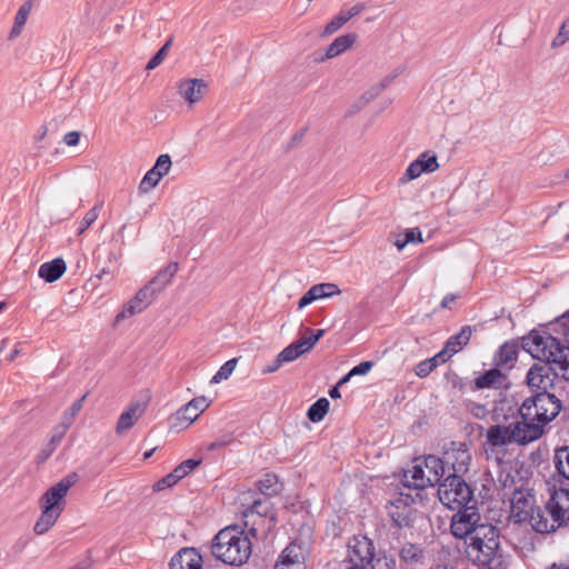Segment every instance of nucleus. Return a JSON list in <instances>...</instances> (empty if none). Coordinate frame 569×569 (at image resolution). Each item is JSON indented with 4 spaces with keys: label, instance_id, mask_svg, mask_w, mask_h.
<instances>
[{
    "label": "nucleus",
    "instance_id": "nucleus-37",
    "mask_svg": "<svg viewBox=\"0 0 569 569\" xmlns=\"http://www.w3.org/2000/svg\"><path fill=\"white\" fill-rule=\"evenodd\" d=\"M200 463L201 460L187 459L178 465L170 473L178 482L193 471Z\"/></svg>",
    "mask_w": 569,
    "mask_h": 569
},
{
    "label": "nucleus",
    "instance_id": "nucleus-7",
    "mask_svg": "<svg viewBox=\"0 0 569 569\" xmlns=\"http://www.w3.org/2000/svg\"><path fill=\"white\" fill-rule=\"evenodd\" d=\"M472 496L473 491L462 476H446L438 486L439 500L451 510L468 505Z\"/></svg>",
    "mask_w": 569,
    "mask_h": 569
},
{
    "label": "nucleus",
    "instance_id": "nucleus-49",
    "mask_svg": "<svg viewBox=\"0 0 569 569\" xmlns=\"http://www.w3.org/2000/svg\"><path fill=\"white\" fill-rule=\"evenodd\" d=\"M86 399V396H82L80 399L76 400L71 408L64 412L63 420L61 423H68V427L72 425L74 417L79 413V411L82 409L83 401Z\"/></svg>",
    "mask_w": 569,
    "mask_h": 569
},
{
    "label": "nucleus",
    "instance_id": "nucleus-32",
    "mask_svg": "<svg viewBox=\"0 0 569 569\" xmlns=\"http://www.w3.org/2000/svg\"><path fill=\"white\" fill-rule=\"evenodd\" d=\"M399 556L403 562L412 566L422 559L423 550L420 546L408 542L402 546Z\"/></svg>",
    "mask_w": 569,
    "mask_h": 569
},
{
    "label": "nucleus",
    "instance_id": "nucleus-4",
    "mask_svg": "<svg viewBox=\"0 0 569 569\" xmlns=\"http://www.w3.org/2000/svg\"><path fill=\"white\" fill-rule=\"evenodd\" d=\"M78 479L76 472H70L43 493L40 500L41 515L33 527L36 535H44L54 526L64 509L63 498Z\"/></svg>",
    "mask_w": 569,
    "mask_h": 569
},
{
    "label": "nucleus",
    "instance_id": "nucleus-30",
    "mask_svg": "<svg viewBox=\"0 0 569 569\" xmlns=\"http://www.w3.org/2000/svg\"><path fill=\"white\" fill-rule=\"evenodd\" d=\"M388 515L392 523L398 528H409L412 526L413 509L409 506H387Z\"/></svg>",
    "mask_w": 569,
    "mask_h": 569
},
{
    "label": "nucleus",
    "instance_id": "nucleus-43",
    "mask_svg": "<svg viewBox=\"0 0 569 569\" xmlns=\"http://www.w3.org/2000/svg\"><path fill=\"white\" fill-rule=\"evenodd\" d=\"M161 179L162 178H160L154 171H152V169L148 170L142 180L140 181L139 191L141 193L149 192L159 183Z\"/></svg>",
    "mask_w": 569,
    "mask_h": 569
},
{
    "label": "nucleus",
    "instance_id": "nucleus-44",
    "mask_svg": "<svg viewBox=\"0 0 569 569\" xmlns=\"http://www.w3.org/2000/svg\"><path fill=\"white\" fill-rule=\"evenodd\" d=\"M372 366H373V363L371 361L360 362L358 366L353 367L347 375H345L338 381V386H342V385L347 383L350 380V378L353 376L366 375L367 372L370 371Z\"/></svg>",
    "mask_w": 569,
    "mask_h": 569
},
{
    "label": "nucleus",
    "instance_id": "nucleus-21",
    "mask_svg": "<svg viewBox=\"0 0 569 569\" xmlns=\"http://www.w3.org/2000/svg\"><path fill=\"white\" fill-rule=\"evenodd\" d=\"M527 522L539 533L553 532L560 528L558 521H553V517L548 515L547 503L543 507L537 506L532 512V518L528 519Z\"/></svg>",
    "mask_w": 569,
    "mask_h": 569
},
{
    "label": "nucleus",
    "instance_id": "nucleus-55",
    "mask_svg": "<svg viewBox=\"0 0 569 569\" xmlns=\"http://www.w3.org/2000/svg\"><path fill=\"white\" fill-rule=\"evenodd\" d=\"M403 237L408 240V243H421L423 241L422 233L418 228L406 229Z\"/></svg>",
    "mask_w": 569,
    "mask_h": 569
},
{
    "label": "nucleus",
    "instance_id": "nucleus-51",
    "mask_svg": "<svg viewBox=\"0 0 569 569\" xmlns=\"http://www.w3.org/2000/svg\"><path fill=\"white\" fill-rule=\"evenodd\" d=\"M468 410L477 419H485L489 415L487 406L481 403L470 402Z\"/></svg>",
    "mask_w": 569,
    "mask_h": 569
},
{
    "label": "nucleus",
    "instance_id": "nucleus-58",
    "mask_svg": "<svg viewBox=\"0 0 569 569\" xmlns=\"http://www.w3.org/2000/svg\"><path fill=\"white\" fill-rule=\"evenodd\" d=\"M381 92L382 91L380 90V88H378L377 86H373L367 92H365L362 94V97L360 98L361 106L369 103L372 99L378 97Z\"/></svg>",
    "mask_w": 569,
    "mask_h": 569
},
{
    "label": "nucleus",
    "instance_id": "nucleus-19",
    "mask_svg": "<svg viewBox=\"0 0 569 569\" xmlns=\"http://www.w3.org/2000/svg\"><path fill=\"white\" fill-rule=\"evenodd\" d=\"M254 515L258 517L260 522L268 523V531H270L271 528L276 526L277 520L276 516L272 513V503L269 500V497L254 500L252 505L243 512L246 518Z\"/></svg>",
    "mask_w": 569,
    "mask_h": 569
},
{
    "label": "nucleus",
    "instance_id": "nucleus-20",
    "mask_svg": "<svg viewBox=\"0 0 569 569\" xmlns=\"http://www.w3.org/2000/svg\"><path fill=\"white\" fill-rule=\"evenodd\" d=\"M170 569H201L202 557L194 548H182L170 560Z\"/></svg>",
    "mask_w": 569,
    "mask_h": 569
},
{
    "label": "nucleus",
    "instance_id": "nucleus-62",
    "mask_svg": "<svg viewBox=\"0 0 569 569\" xmlns=\"http://www.w3.org/2000/svg\"><path fill=\"white\" fill-rule=\"evenodd\" d=\"M320 286L323 288V293H325L323 297L325 298H329V297L340 293V289L338 288V286L336 283L323 282V283H320Z\"/></svg>",
    "mask_w": 569,
    "mask_h": 569
},
{
    "label": "nucleus",
    "instance_id": "nucleus-52",
    "mask_svg": "<svg viewBox=\"0 0 569 569\" xmlns=\"http://www.w3.org/2000/svg\"><path fill=\"white\" fill-rule=\"evenodd\" d=\"M31 11V4L30 2H24L18 10L17 14H16V18H14V22L18 24V26H24L26 22H27V19H28V16Z\"/></svg>",
    "mask_w": 569,
    "mask_h": 569
},
{
    "label": "nucleus",
    "instance_id": "nucleus-57",
    "mask_svg": "<svg viewBox=\"0 0 569 569\" xmlns=\"http://www.w3.org/2000/svg\"><path fill=\"white\" fill-rule=\"evenodd\" d=\"M432 366H433V363H431L430 361H427V360L420 361L416 366L415 372L418 377L426 378L433 371Z\"/></svg>",
    "mask_w": 569,
    "mask_h": 569
},
{
    "label": "nucleus",
    "instance_id": "nucleus-34",
    "mask_svg": "<svg viewBox=\"0 0 569 569\" xmlns=\"http://www.w3.org/2000/svg\"><path fill=\"white\" fill-rule=\"evenodd\" d=\"M259 491L266 496L271 497L279 492L278 478L273 473H267L257 482Z\"/></svg>",
    "mask_w": 569,
    "mask_h": 569
},
{
    "label": "nucleus",
    "instance_id": "nucleus-40",
    "mask_svg": "<svg viewBox=\"0 0 569 569\" xmlns=\"http://www.w3.org/2000/svg\"><path fill=\"white\" fill-rule=\"evenodd\" d=\"M172 44V38H169L167 42L158 50V52L149 60L146 66L147 70H153L162 63L168 54V51Z\"/></svg>",
    "mask_w": 569,
    "mask_h": 569
},
{
    "label": "nucleus",
    "instance_id": "nucleus-53",
    "mask_svg": "<svg viewBox=\"0 0 569 569\" xmlns=\"http://www.w3.org/2000/svg\"><path fill=\"white\" fill-rule=\"evenodd\" d=\"M68 429V423H60L54 428L53 435L50 440L51 447L56 448V446L60 443Z\"/></svg>",
    "mask_w": 569,
    "mask_h": 569
},
{
    "label": "nucleus",
    "instance_id": "nucleus-29",
    "mask_svg": "<svg viewBox=\"0 0 569 569\" xmlns=\"http://www.w3.org/2000/svg\"><path fill=\"white\" fill-rule=\"evenodd\" d=\"M178 271V263L170 262L149 281L151 289L158 295L161 292L172 280Z\"/></svg>",
    "mask_w": 569,
    "mask_h": 569
},
{
    "label": "nucleus",
    "instance_id": "nucleus-18",
    "mask_svg": "<svg viewBox=\"0 0 569 569\" xmlns=\"http://www.w3.org/2000/svg\"><path fill=\"white\" fill-rule=\"evenodd\" d=\"M366 9L365 3H356L349 9H342L340 12L335 16L325 27L321 37H329L337 32L342 26H345L352 18L359 16Z\"/></svg>",
    "mask_w": 569,
    "mask_h": 569
},
{
    "label": "nucleus",
    "instance_id": "nucleus-38",
    "mask_svg": "<svg viewBox=\"0 0 569 569\" xmlns=\"http://www.w3.org/2000/svg\"><path fill=\"white\" fill-rule=\"evenodd\" d=\"M147 306L133 297L116 317V322H121L123 319L142 312Z\"/></svg>",
    "mask_w": 569,
    "mask_h": 569
},
{
    "label": "nucleus",
    "instance_id": "nucleus-27",
    "mask_svg": "<svg viewBox=\"0 0 569 569\" xmlns=\"http://www.w3.org/2000/svg\"><path fill=\"white\" fill-rule=\"evenodd\" d=\"M67 264L62 258H56L39 267L38 274L47 282H54L66 272Z\"/></svg>",
    "mask_w": 569,
    "mask_h": 569
},
{
    "label": "nucleus",
    "instance_id": "nucleus-41",
    "mask_svg": "<svg viewBox=\"0 0 569 569\" xmlns=\"http://www.w3.org/2000/svg\"><path fill=\"white\" fill-rule=\"evenodd\" d=\"M237 365V359H230L226 361L220 369L216 372V375L212 377L211 382L212 383H219L222 380L228 379L231 373L233 372Z\"/></svg>",
    "mask_w": 569,
    "mask_h": 569
},
{
    "label": "nucleus",
    "instance_id": "nucleus-50",
    "mask_svg": "<svg viewBox=\"0 0 569 569\" xmlns=\"http://www.w3.org/2000/svg\"><path fill=\"white\" fill-rule=\"evenodd\" d=\"M156 296L157 293L151 289V287L149 284H146L136 293L134 298L137 299V301H140L148 307Z\"/></svg>",
    "mask_w": 569,
    "mask_h": 569
},
{
    "label": "nucleus",
    "instance_id": "nucleus-42",
    "mask_svg": "<svg viewBox=\"0 0 569 569\" xmlns=\"http://www.w3.org/2000/svg\"><path fill=\"white\" fill-rule=\"evenodd\" d=\"M209 407V402L206 397H197L190 400L187 405L180 408V415H184L188 411H194L202 413Z\"/></svg>",
    "mask_w": 569,
    "mask_h": 569
},
{
    "label": "nucleus",
    "instance_id": "nucleus-16",
    "mask_svg": "<svg viewBox=\"0 0 569 569\" xmlns=\"http://www.w3.org/2000/svg\"><path fill=\"white\" fill-rule=\"evenodd\" d=\"M208 84L204 80L192 78L181 80L178 83V92L180 97L190 106L199 102L206 94Z\"/></svg>",
    "mask_w": 569,
    "mask_h": 569
},
{
    "label": "nucleus",
    "instance_id": "nucleus-35",
    "mask_svg": "<svg viewBox=\"0 0 569 569\" xmlns=\"http://www.w3.org/2000/svg\"><path fill=\"white\" fill-rule=\"evenodd\" d=\"M422 498L420 496H417L416 492L409 491L408 489H403V485L401 483L400 491L398 495L389 501L388 505L390 506H399L400 508L402 506H409L416 503L417 501H421Z\"/></svg>",
    "mask_w": 569,
    "mask_h": 569
},
{
    "label": "nucleus",
    "instance_id": "nucleus-2",
    "mask_svg": "<svg viewBox=\"0 0 569 569\" xmlns=\"http://www.w3.org/2000/svg\"><path fill=\"white\" fill-rule=\"evenodd\" d=\"M561 408V401L553 393L537 392L523 400L518 410L519 418L517 420L523 429L527 427L537 429L535 441L545 433V427L559 415Z\"/></svg>",
    "mask_w": 569,
    "mask_h": 569
},
{
    "label": "nucleus",
    "instance_id": "nucleus-47",
    "mask_svg": "<svg viewBox=\"0 0 569 569\" xmlns=\"http://www.w3.org/2000/svg\"><path fill=\"white\" fill-rule=\"evenodd\" d=\"M567 41H569V18L559 27L558 33L551 41V47L559 48Z\"/></svg>",
    "mask_w": 569,
    "mask_h": 569
},
{
    "label": "nucleus",
    "instance_id": "nucleus-46",
    "mask_svg": "<svg viewBox=\"0 0 569 569\" xmlns=\"http://www.w3.org/2000/svg\"><path fill=\"white\" fill-rule=\"evenodd\" d=\"M199 417V412L188 411L184 415H180V409L176 412L174 419L176 423L174 427L178 428V430L188 428L197 418Z\"/></svg>",
    "mask_w": 569,
    "mask_h": 569
},
{
    "label": "nucleus",
    "instance_id": "nucleus-64",
    "mask_svg": "<svg viewBox=\"0 0 569 569\" xmlns=\"http://www.w3.org/2000/svg\"><path fill=\"white\" fill-rule=\"evenodd\" d=\"M457 299H458V295L448 293L447 296L443 297V299L440 303V308L441 309L449 308L450 305L453 303Z\"/></svg>",
    "mask_w": 569,
    "mask_h": 569
},
{
    "label": "nucleus",
    "instance_id": "nucleus-17",
    "mask_svg": "<svg viewBox=\"0 0 569 569\" xmlns=\"http://www.w3.org/2000/svg\"><path fill=\"white\" fill-rule=\"evenodd\" d=\"M147 408L146 402L132 401L128 408L120 415L116 432L122 435L124 431L131 429L136 422L142 417Z\"/></svg>",
    "mask_w": 569,
    "mask_h": 569
},
{
    "label": "nucleus",
    "instance_id": "nucleus-23",
    "mask_svg": "<svg viewBox=\"0 0 569 569\" xmlns=\"http://www.w3.org/2000/svg\"><path fill=\"white\" fill-rule=\"evenodd\" d=\"M357 41V36L355 33H347L339 36L336 38L329 46H327L325 50V57L320 59V61H325L328 59H333L348 49H350L355 42Z\"/></svg>",
    "mask_w": 569,
    "mask_h": 569
},
{
    "label": "nucleus",
    "instance_id": "nucleus-15",
    "mask_svg": "<svg viewBox=\"0 0 569 569\" xmlns=\"http://www.w3.org/2000/svg\"><path fill=\"white\" fill-rule=\"evenodd\" d=\"M439 168L437 157L435 154L429 156L427 152L421 153L415 161H412L403 176L399 179V182L405 184L419 178L422 173H430Z\"/></svg>",
    "mask_w": 569,
    "mask_h": 569
},
{
    "label": "nucleus",
    "instance_id": "nucleus-36",
    "mask_svg": "<svg viewBox=\"0 0 569 569\" xmlns=\"http://www.w3.org/2000/svg\"><path fill=\"white\" fill-rule=\"evenodd\" d=\"M367 567L369 569H396V561L385 552L379 551L370 559Z\"/></svg>",
    "mask_w": 569,
    "mask_h": 569
},
{
    "label": "nucleus",
    "instance_id": "nucleus-39",
    "mask_svg": "<svg viewBox=\"0 0 569 569\" xmlns=\"http://www.w3.org/2000/svg\"><path fill=\"white\" fill-rule=\"evenodd\" d=\"M323 288L318 284H313L299 300L298 302V309H302L307 307L308 305L312 303L313 301H317L319 299H323Z\"/></svg>",
    "mask_w": 569,
    "mask_h": 569
},
{
    "label": "nucleus",
    "instance_id": "nucleus-8",
    "mask_svg": "<svg viewBox=\"0 0 569 569\" xmlns=\"http://www.w3.org/2000/svg\"><path fill=\"white\" fill-rule=\"evenodd\" d=\"M456 510L457 513L451 518L450 531L453 537L467 540L468 536L477 531L485 522L481 521L476 503H468L461 508H456Z\"/></svg>",
    "mask_w": 569,
    "mask_h": 569
},
{
    "label": "nucleus",
    "instance_id": "nucleus-45",
    "mask_svg": "<svg viewBox=\"0 0 569 569\" xmlns=\"http://www.w3.org/2000/svg\"><path fill=\"white\" fill-rule=\"evenodd\" d=\"M172 164L171 158L169 154H160L151 168L160 178H163L170 170Z\"/></svg>",
    "mask_w": 569,
    "mask_h": 569
},
{
    "label": "nucleus",
    "instance_id": "nucleus-24",
    "mask_svg": "<svg viewBox=\"0 0 569 569\" xmlns=\"http://www.w3.org/2000/svg\"><path fill=\"white\" fill-rule=\"evenodd\" d=\"M421 463L425 467V470L429 471L428 477H430V482L432 487L435 485H439L447 476L445 465L441 458L428 455L426 457H421Z\"/></svg>",
    "mask_w": 569,
    "mask_h": 569
},
{
    "label": "nucleus",
    "instance_id": "nucleus-31",
    "mask_svg": "<svg viewBox=\"0 0 569 569\" xmlns=\"http://www.w3.org/2000/svg\"><path fill=\"white\" fill-rule=\"evenodd\" d=\"M552 462L557 475L565 480H569V446L557 448Z\"/></svg>",
    "mask_w": 569,
    "mask_h": 569
},
{
    "label": "nucleus",
    "instance_id": "nucleus-63",
    "mask_svg": "<svg viewBox=\"0 0 569 569\" xmlns=\"http://www.w3.org/2000/svg\"><path fill=\"white\" fill-rule=\"evenodd\" d=\"M80 140V132L78 131H70L64 134L63 142L69 147H74L79 143Z\"/></svg>",
    "mask_w": 569,
    "mask_h": 569
},
{
    "label": "nucleus",
    "instance_id": "nucleus-3",
    "mask_svg": "<svg viewBox=\"0 0 569 569\" xmlns=\"http://www.w3.org/2000/svg\"><path fill=\"white\" fill-rule=\"evenodd\" d=\"M252 551V545L244 532L238 526H229L221 529L212 539V556L228 566L244 565Z\"/></svg>",
    "mask_w": 569,
    "mask_h": 569
},
{
    "label": "nucleus",
    "instance_id": "nucleus-22",
    "mask_svg": "<svg viewBox=\"0 0 569 569\" xmlns=\"http://www.w3.org/2000/svg\"><path fill=\"white\" fill-rule=\"evenodd\" d=\"M308 550L302 542L293 540L280 553L277 561H283L291 567H305Z\"/></svg>",
    "mask_w": 569,
    "mask_h": 569
},
{
    "label": "nucleus",
    "instance_id": "nucleus-10",
    "mask_svg": "<svg viewBox=\"0 0 569 569\" xmlns=\"http://www.w3.org/2000/svg\"><path fill=\"white\" fill-rule=\"evenodd\" d=\"M447 476H463L468 472L471 462V455L466 443L452 442L450 448L443 452L441 458Z\"/></svg>",
    "mask_w": 569,
    "mask_h": 569
},
{
    "label": "nucleus",
    "instance_id": "nucleus-5",
    "mask_svg": "<svg viewBox=\"0 0 569 569\" xmlns=\"http://www.w3.org/2000/svg\"><path fill=\"white\" fill-rule=\"evenodd\" d=\"M535 427L523 429L517 418L508 426L493 425L486 432L485 452L487 458L500 460L505 453V447L511 442L527 445L533 441Z\"/></svg>",
    "mask_w": 569,
    "mask_h": 569
},
{
    "label": "nucleus",
    "instance_id": "nucleus-12",
    "mask_svg": "<svg viewBox=\"0 0 569 569\" xmlns=\"http://www.w3.org/2000/svg\"><path fill=\"white\" fill-rule=\"evenodd\" d=\"M536 496L529 490H516L511 500V518L515 522H527L536 509Z\"/></svg>",
    "mask_w": 569,
    "mask_h": 569
},
{
    "label": "nucleus",
    "instance_id": "nucleus-26",
    "mask_svg": "<svg viewBox=\"0 0 569 569\" xmlns=\"http://www.w3.org/2000/svg\"><path fill=\"white\" fill-rule=\"evenodd\" d=\"M471 336H472L471 326H469V325L463 326L458 333L451 336L446 341L443 350L451 358L453 355L458 353L460 350H462L469 343Z\"/></svg>",
    "mask_w": 569,
    "mask_h": 569
},
{
    "label": "nucleus",
    "instance_id": "nucleus-1",
    "mask_svg": "<svg viewBox=\"0 0 569 569\" xmlns=\"http://www.w3.org/2000/svg\"><path fill=\"white\" fill-rule=\"evenodd\" d=\"M522 348L538 359L527 372L530 389L548 392L557 376L569 381V346L561 343L547 331H531L522 339Z\"/></svg>",
    "mask_w": 569,
    "mask_h": 569
},
{
    "label": "nucleus",
    "instance_id": "nucleus-28",
    "mask_svg": "<svg viewBox=\"0 0 569 569\" xmlns=\"http://www.w3.org/2000/svg\"><path fill=\"white\" fill-rule=\"evenodd\" d=\"M506 380L507 377L498 368H492L476 378L475 386L477 389H500L506 386Z\"/></svg>",
    "mask_w": 569,
    "mask_h": 569
},
{
    "label": "nucleus",
    "instance_id": "nucleus-6",
    "mask_svg": "<svg viewBox=\"0 0 569 569\" xmlns=\"http://www.w3.org/2000/svg\"><path fill=\"white\" fill-rule=\"evenodd\" d=\"M468 539L466 553L473 562L487 566L495 559L500 542L498 529L493 525L483 523L477 531L469 535Z\"/></svg>",
    "mask_w": 569,
    "mask_h": 569
},
{
    "label": "nucleus",
    "instance_id": "nucleus-25",
    "mask_svg": "<svg viewBox=\"0 0 569 569\" xmlns=\"http://www.w3.org/2000/svg\"><path fill=\"white\" fill-rule=\"evenodd\" d=\"M518 343L507 341L495 353L493 362L497 367L511 368L518 358Z\"/></svg>",
    "mask_w": 569,
    "mask_h": 569
},
{
    "label": "nucleus",
    "instance_id": "nucleus-56",
    "mask_svg": "<svg viewBox=\"0 0 569 569\" xmlns=\"http://www.w3.org/2000/svg\"><path fill=\"white\" fill-rule=\"evenodd\" d=\"M176 483H177V481L174 480L172 475L168 473L167 476H164L163 478H161L160 480H158L153 485V490L154 491H161V490H164L167 488L173 487Z\"/></svg>",
    "mask_w": 569,
    "mask_h": 569
},
{
    "label": "nucleus",
    "instance_id": "nucleus-54",
    "mask_svg": "<svg viewBox=\"0 0 569 569\" xmlns=\"http://www.w3.org/2000/svg\"><path fill=\"white\" fill-rule=\"evenodd\" d=\"M388 240L399 250L401 251L407 244L408 240L403 237V231L401 232H390Z\"/></svg>",
    "mask_w": 569,
    "mask_h": 569
},
{
    "label": "nucleus",
    "instance_id": "nucleus-11",
    "mask_svg": "<svg viewBox=\"0 0 569 569\" xmlns=\"http://www.w3.org/2000/svg\"><path fill=\"white\" fill-rule=\"evenodd\" d=\"M412 463V467L403 472L401 483L403 489L413 491L423 499V490L432 487L430 477L426 475L421 457L415 458Z\"/></svg>",
    "mask_w": 569,
    "mask_h": 569
},
{
    "label": "nucleus",
    "instance_id": "nucleus-48",
    "mask_svg": "<svg viewBox=\"0 0 569 569\" xmlns=\"http://www.w3.org/2000/svg\"><path fill=\"white\" fill-rule=\"evenodd\" d=\"M100 209L101 204H96L84 214L80 222L79 233H83L88 228L91 227V224L97 220Z\"/></svg>",
    "mask_w": 569,
    "mask_h": 569
},
{
    "label": "nucleus",
    "instance_id": "nucleus-61",
    "mask_svg": "<svg viewBox=\"0 0 569 569\" xmlns=\"http://www.w3.org/2000/svg\"><path fill=\"white\" fill-rule=\"evenodd\" d=\"M448 359H450L449 355L442 349L433 357L427 359V361L433 363L432 369L435 370L440 363H445Z\"/></svg>",
    "mask_w": 569,
    "mask_h": 569
},
{
    "label": "nucleus",
    "instance_id": "nucleus-9",
    "mask_svg": "<svg viewBox=\"0 0 569 569\" xmlns=\"http://www.w3.org/2000/svg\"><path fill=\"white\" fill-rule=\"evenodd\" d=\"M300 330L303 331L305 335L278 353L279 362L286 363L296 360L303 353L310 351L325 335L323 329L313 330L308 327H301Z\"/></svg>",
    "mask_w": 569,
    "mask_h": 569
},
{
    "label": "nucleus",
    "instance_id": "nucleus-60",
    "mask_svg": "<svg viewBox=\"0 0 569 569\" xmlns=\"http://www.w3.org/2000/svg\"><path fill=\"white\" fill-rule=\"evenodd\" d=\"M555 326H559L562 328V333L566 337V340L569 342V311L558 318Z\"/></svg>",
    "mask_w": 569,
    "mask_h": 569
},
{
    "label": "nucleus",
    "instance_id": "nucleus-33",
    "mask_svg": "<svg viewBox=\"0 0 569 569\" xmlns=\"http://www.w3.org/2000/svg\"><path fill=\"white\" fill-rule=\"evenodd\" d=\"M329 407V400L327 398H320L309 407L307 411V417L312 422H319L327 415Z\"/></svg>",
    "mask_w": 569,
    "mask_h": 569
},
{
    "label": "nucleus",
    "instance_id": "nucleus-59",
    "mask_svg": "<svg viewBox=\"0 0 569 569\" xmlns=\"http://www.w3.org/2000/svg\"><path fill=\"white\" fill-rule=\"evenodd\" d=\"M381 92L382 91L380 90V88H378L377 86H373L367 92H365L362 94V97L360 98L361 106L369 103L372 99L378 97Z\"/></svg>",
    "mask_w": 569,
    "mask_h": 569
},
{
    "label": "nucleus",
    "instance_id": "nucleus-13",
    "mask_svg": "<svg viewBox=\"0 0 569 569\" xmlns=\"http://www.w3.org/2000/svg\"><path fill=\"white\" fill-rule=\"evenodd\" d=\"M548 515L561 527L569 522V489H555L547 501Z\"/></svg>",
    "mask_w": 569,
    "mask_h": 569
},
{
    "label": "nucleus",
    "instance_id": "nucleus-14",
    "mask_svg": "<svg viewBox=\"0 0 569 569\" xmlns=\"http://www.w3.org/2000/svg\"><path fill=\"white\" fill-rule=\"evenodd\" d=\"M348 547V558L351 566H367L376 553L372 540L367 537H355Z\"/></svg>",
    "mask_w": 569,
    "mask_h": 569
}]
</instances>
